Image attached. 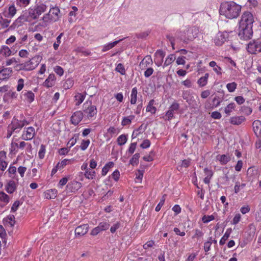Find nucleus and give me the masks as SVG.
<instances>
[{"label": "nucleus", "instance_id": "obj_1", "mask_svg": "<svg viewBox=\"0 0 261 261\" xmlns=\"http://www.w3.org/2000/svg\"><path fill=\"white\" fill-rule=\"evenodd\" d=\"M254 19L252 14L249 12H244L239 22L238 35L244 40H247L252 36V24Z\"/></svg>", "mask_w": 261, "mask_h": 261}, {"label": "nucleus", "instance_id": "obj_2", "mask_svg": "<svg viewBox=\"0 0 261 261\" xmlns=\"http://www.w3.org/2000/svg\"><path fill=\"white\" fill-rule=\"evenodd\" d=\"M241 6L234 2H224L221 4L219 13L228 19L236 18L239 15Z\"/></svg>", "mask_w": 261, "mask_h": 261}, {"label": "nucleus", "instance_id": "obj_3", "mask_svg": "<svg viewBox=\"0 0 261 261\" xmlns=\"http://www.w3.org/2000/svg\"><path fill=\"white\" fill-rule=\"evenodd\" d=\"M97 111L95 106L92 105L91 101H86L83 105L84 116L89 119L92 118L97 114Z\"/></svg>", "mask_w": 261, "mask_h": 261}, {"label": "nucleus", "instance_id": "obj_4", "mask_svg": "<svg viewBox=\"0 0 261 261\" xmlns=\"http://www.w3.org/2000/svg\"><path fill=\"white\" fill-rule=\"evenodd\" d=\"M60 13V10L58 7L50 8L49 12L43 16V20L44 21H48V20L57 21L59 19Z\"/></svg>", "mask_w": 261, "mask_h": 261}, {"label": "nucleus", "instance_id": "obj_5", "mask_svg": "<svg viewBox=\"0 0 261 261\" xmlns=\"http://www.w3.org/2000/svg\"><path fill=\"white\" fill-rule=\"evenodd\" d=\"M182 98L188 103L192 108H196L198 107V103L196 99H198L197 96H194L190 91H184L182 93Z\"/></svg>", "mask_w": 261, "mask_h": 261}, {"label": "nucleus", "instance_id": "obj_6", "mask_svg": "<svg viewBox=\"0 0 261 261\" xmlns=\"http://www.w3.org/2000/svg\"><path fill=\"white\" fill-rule=\"evenodd\" d=\"M247 50L251 54L261 53V39L250 42L248 44Z\"/></svg>", "mask_w": 261, "mask_h": 261}, {"label": "nucleus", "instance_id": "obj_7", "mask_svg": "<svg viewBox=\"0 0 261 261\" xmlns=\"http://www.w3.org/2000/svg\"><path fill=\"white\" fill-rule=\"evenodd\" d=\"M28 124V122L25 119L19 120L14 117L11 123L8 125L9 128L12 129L14 132H18L24 125Z\"/></svg>", "mask_w": 261, "mask_h": 261}, {"label": "nucleus", "instance_id": "obj_8", "mask_svg": "<svg viewBox=\"0 0 261 261\" xmlns=\"http://www.w3.org/2000/svg\"><path fill=\"white\" fill-rule=\"evenodd\" d=\"M228 37V34L226 32H219L214 38V42L217 46L222 45Z\"/></svg>", "mask_w": 261, "mask_h": 261}, {"label": "nucleus", "instance_id": "obj_9", "mask_svg": "<svg viewBox=\"0 0 261 261\" xmlns=\"http://www.w3.org/2000/svg\"><path fill=\"white\" fill-rule=\"evenodd\" d=\"M35 135V130L33 127L30 126L23 130L21 138L24 140H32Z\"/></svg>", "mask_w": 261, "mask_h": 261}, {"label": "nucleus", "instance_id": "obj_10", "mask_svg": "<svg viewBox=\"0 0 261 261\" xmlns=\"http://www.w3.org/2000/svg\"><path fill=\"white\" fill-rule=\"evenodd\" d=\"M199 32L198 28L193 27L189 28L185 32V34L187 35L188 40H192L197 37Z\"/></svg>", "mask_w": 261, "mask_h": 261}, {"label": "nucleus", "instance_id": "obj_11", "mask_svg": "<svg viewBox=\"0 0 261 261\" xmlns=\"http://www.w3.org/2000/svg\"><path fill=\"white\" fill-rule=\"evenodd\" d=\"M84 116V114L81 111L74 112L71 117V123L74 125L78 124L81 121Z\"/></svg>", "mask_w": 261, "mask_h": 261}, {"label": "nucleus", "instance_id": "obj_12", "mask_svg": "<svg viewBox=\"0 0 261 261\" xmlns=\"http://www.w3.org/2000/svg\"><path fill=\"white\" fill-rule=\"evenodd\" d=\"M16 8L14 5H10L8 8H5L4 11V15L7 18H12L16 13Z\"/></svg>", "mask_w": 261, "mask_h": 261}, {"label": "nucleus", "instance_id": "obj_13", "mask_svg": "<svg viewBox=\"0 0 261 261\" xmlns=\"http://www.w3.org/2000/svg\"><path fill=\"white\" fill-rule=\"evenodd\" d=\"M27 21H30V20L29 19V17L27 16L26 14L24 13L15 20L13 22V25L14 28H17L21 26L24 22Z\"/></svg>", "mask_w": 261, "mask_h": 261}, {"label": "nucleus", "instance_id": "obj_14", "mask_svg": "<svg viewBox=\"0 0 261 261\" xmlns=\"http://www.w3.org/2000/svg\"><path fill=\"white\" fill-rule=\"evenodd\" d=\"M152 60L150 56H146L139 64V67L141 70H145L152 64Z\"/></svg>", "mask_w": 261, "mask_h": 261}, {"label": "nucleus", "instance_id": "obj_15", "mask_svg": "<svg viewBox=\"0 0 261 261\" xmlns=\"http://www.w3.org/2000/svg\"><path fill=\"white\" fill-rule=\"evenodd\" d=\"M89 225L87 224L77 226L75 229V234L78 236L85 235L88 230Z\"/></svg>", "mask_w": 261, "mask_h": 261}, {"label": "nucleus", "instance_id": "obj_16", "mask_svg": "<svg viewBox=\"0 0 261 261\" xmlns=\"http://www.w3.org/2000/svg\"><path fill=\"white\" fill-rule=\"evenodd\" d=\"M12 69L11 68H5L0 70V80L8 79L12 75Z\"/></svg>", "mask_w": 261, "mask_h": 261}, {"label": "nucleus", "instance_id": "obj_17", "mask_svg": "<svg viewBox=\"0 0 261 261\" xmlns=\"http://www.w3.org/2000/svg\"><path fill=\"white\" fill-rule=\"evenodd\" d=\"M81 187L82 184L76 180L71 181L67 186V188L72 192L77 191Z\"/></svg>", "mask_w": 261, "mask_h": 261}, {"label": "nucleus", "instance_id": "obj_18", "mask_svg": "<svg viewBox=\"0 0 261 261\" xmlns=\"http://www.w3.org/2000/svg\"><path fill=\"white\" fill-rule=\"evenodd\" d=\"M56 77L54 74H50L43 83V85L47 88L51 87L55 84Z\"/></svg>", "mask_w": 261, "mask_h": 261}, {"label": "nucleus", "instance_id": "obj_19", "mask_svg": "<svg viewBox=\"0 0 261 261\" xmlns=\"http://www.w3.org/2000/svg\"><path fill=\"white\" fill-rule=\"evenodd\" d=\"M254 132L257 137L261 136V121L256 120L252 124Z\"/></svg>", "mask_w": 261, "mask_h": 261}, {"label": "nucleus", "instance_id": "obj_20", "mask_svg": "<svg viewBox=\"0 0 261 261\" xmlns=\"http://www.w3.org/2000/svg\"><path fill=\"white\" fill-rule=\"evenodd\" d=\"M41 59L42 57L40 56H35L32 58L29 61H28V62L34 70L39 65V63L41 61Z\"/></svg>", "mask_w": 261, "mask_h": 261}, {"label": "nucleus", "instance_id": "obj_21", "mask_svg": "<svg viewBox=\"0 0 261 261\" xmlns=\"http://www.w3.org/2000/svg\"><path fill=\"white\" fill-rule=\"evenodd\" d=\"M6 158V153L4 151L0 152V169L4 171L8 165V163L5 161Z\"/></svg>", "mask_w": 261, "mask_h": 261}, {"label": "nucleus", "instance_id": "obj_22", "mask_svg": "<svg viewBox=\"0 0 261 261\" xmlns=\"http://www.w3.org/2000/svg\"><path fill=\"white\" fill-rule=\"evenodd\" d=\"M44 197L47 199H55L57 195V190L55 189L46 191L44 193Z\"/></svg>", "mask_w": 261, "mask_h": 261}, {"label": "nucleus", "instance_id": "obj_23", "mask_svg": "<svg viewBox=\"0 0 261 261\" xmlns=\"http://www.w3.org/2000/svg\"><path fill=\"white\" fill-rule=\"evenodd\" d=\"M245 120L243 116H233L230 118V123L233 125H240Z\"/></svg>", "mask_w": 261, "mask_h": 261}, {"label": "nucleus", "instance_id": "obj_24", "mask_svg": "<svg viewBox=\"0 0 261 261\" xmlns=\"http://www.w3.org/2000/svg\"><path fill=\"white\" fill-rule=\"evenodd\" d=\"M5 187L6 191L10 194L13 193L16 189V184L13 180H10Z\"/></svg>", "mask_w": 261, "mask_h": 261}, {"label": "nucleus", "instance_id": "obj_25", "mask_svg": "<svg viewBox=\"0 0 261 261\" xmlns=\"http://www.w3.org/2000/svg\"><path fill=\"white\" fill-rule=\"evenodd\" d=\"M0 54L3 56L8 57L11 56L12 51L8 46L6 45H3L0 49Z\"/></svg>", "mask_w": 261, "mask_h": 261}, {"label": "nucleus", "instance_id": "obj_26", "mask_svg": "<svg viewBox=\"0 0 261 261\" xmlns=\"http://www.w3.org/2000/svg\"><path fill=\"white\" fill-rule=\"evenodd\" d=\"M208 76L209 74L208 73H206L204 74V76L201 77L197 81V84L199 86L201 87L205 86L207 83Z\"/></svg>", "mask_w": 261, "mask_h": 261}, {"label": "nucleus", "instance_id": "obj_27", "mask_svg": "<svg viewBox=\"0 0 261 261\" xmlns=\"http://www.w3.org/2000/svg\"><path fill=\"white\" fill-rule=\"evenodd\" d=\"M122 40H123V39H120L119 40L115 41L112 43H109L105 45L102 47V51L103 52H105L106 51L110 50V49L113 48L115 45H116L118 43H119Z\"/></svg>", "mask_w": 261, "mask_h": 261}, {"label": "nucleus", "instance_id": "obj_28", "mask_svg": "<svg viewBox=\"0 0 261 261\" xmlns=\"http://www.w3.org/2000/svg\"><path fill=\"white\" fill-rule=\"evenodd\" d=\"M47 8V6L44 4H40V5H38L35 7L36 13L40 16L41 14L46 11Z\"/></svg>", "mask_w": 261, "mask_h": 261}, {"label": "nucleus", "instance_id": "obj_29", "mask_svg": "<svg viewBox=\"0 0 261 261\" xmlns=\"http://www.w3.org/2000/svg\"><path fill=\"white\" fill-rule=\"evenodd\" d=\"M85 98V94L78 93L75 94L74 96L75 101V105L76 106H79L81 105Z\"/></svg>", "mask_w": 261, "mask_h": 261}, {"label": "nucleus", "instance_id": "obj_30", "mask_svg": "<svg viewBox=\"0 0 261 261\" xmlns=\"http://www.w3.org/2000/svg\"><path fill=\"white\" fill-rule=\"evenodd\" d=\"M217 159L222 165L226 164L230 160V156L226 154L219 155Z\"/></svg>", "mask_w": 261, "mask_h": 261}, {"label": "nucleus", "instance_id": "obj_31", "mask_svg": "<svg viewBox=\"0 0 261 261\" xmlns=\"http://www.w3.org/2000/svg\"><path fill=\"white\" fill-rule=\"evenodd\" d=\"M176 59L175 55L170 54L169 55L165 60L163 67L168 66L172 63Z\"/></svg>", "mask_w": 261, "mask_h": 261}, {"label": "nucleus", "instance_id": "obj_32", "mask_svg": "<svg viewBox=\"0 0 261 261\" xmlns=\"http://www.w3.org/2000/svg\"><path fill=\"white\" fill-rule=\"evenodd\" d=\"M135 118V116L130 115L128 117H124L121 122L122 126H126L130 124L132 121Z\"/></svg>", "mask_w": 261, "mask_h": 261}, {"label": "nucleus", "instance_id": "obj_33", "mask_svg": "<svg viewBox=\"0 0 261 261\" xmlns=\"http://www.w3.org/2000/svg\"><path fill=\"white\" fill-rule=\"evenodd\" d=\"M137 89L136 87H134L132 89L131 95H130V103L134 105L137 101Z\"/></svg>", "mask_w": 261, "mask_h": 261}, {"label": "nucleus", "instance_id": "obj_34", "mask_svg": "<svg viewBox=\"0 0 261 261\" xmlns=\"http://www.w3.org/2000/svg\"><path fill=\"white\" fill-rule=\"evenodd\" d=\"M231 232V229H227L225 232L224 234L222 237V238L221 239L220 241V245H223L225 244L226 241L228 239L229 237V236L230 234V233Z\"/></svg>", "mask_w": 261, "mask_h": 261}, {"label": "nucleus", "instance_id": "obj_35", "mask_svg": "<svg viewBox=\"0 0 261 261\" xmlns=\"http://www.w3.org/2000/svg\"><path fill=\"white\" fill-rule=\"evenodd\" d=\"M114 166V163L112 162H110L107 164L105 165V166L102 168V171H101V174L102 176H105L107 173L108 172L109 169L113 167Z\"/></svg>", "mask_w": 261, "mask_h": 261}, {"label": "nucleus", "instance_id": "obj_36", "mask_svg": "<svg viewBox=\"0 0 261 261\" xmlns=\"http://www.w3.org/2000/svg\"><path fill=\"white\" fill-rule=\"evenodd\" d=\"M236 105L234 103L231 102L224 109V112L227 115L229 116L230 113L232 112L235 109Z\"/></svg>", "mask_w": 261, "mask_h": 261}, {"label": "nucleus", "instance_id": "obj_37", "mask_svg": "<svg viewBox=\"0 0 261 261\" xmlns=\"http://www.w3.org/2000/svg\"><path fill=\"white\" fill-rule=\"evenodd\" d=\"M85 177L89 179H93L96 176V173L94 170L87 169L84 173Z\"/></svg>", "mask_w": 261, "mask_h": 261}, {"label": "nucleus", "instance_id": "obj_38", "mask_svg": "<svg viewBox=\"0 0 261 261\" xmlns=\"http://www.w3.org/2000/svg\"><path fill=\"white\" fill-rule=\"evenodd\" d=\"M24 96L25 97V99L30 103H31L34 100V94L31 91H29L27 92Z\"/></svg>", "mask_w": 261, "mask_h": 261}, {"label": "nucleus", "instance_id": "obj_39", "mask_svg": "<svg viewBox=\"0 0 261 261\" xmlns=\"http://www.w3.org/2000/svg\"><path fill=\"white\" fill-rule=\"evenodd\" d=\"M27 16L29 17V19L31 20V19H37L39 17V15L36 13V9H30L28 12V15L25 13Z\"/></svg>", "mask_w": 261, "mask_h": 261}, {"label": "nucleus", "instance_id": "obj_40", "mask_svg": "<svg viewBox=\"0 0 261 261\" xmlns=\"http://www.w3.org/2000/svg\"><path fill=\"white\" fill-rule=\"evenodd\" d=\"M11 22V20L6 18H4L1 14H0V25L1 27L3 28H7L10 23Z\"/></svg>", "mask_w": 261, "mask_h": 261}, {"label": "nucleus", "instance_id": "obj_41", "mask_svg": "<svg viewBox=\"0 0 261 261\" xmlns=\"http://www.w3.org/2000/svg\"><path fill=\"white\" fill-rule=\"evenodd\" d=\"M31 0H16V4L17 6L21 8H24L28 6Z\"/></svg>", "mask_w": 261, "mask_h": 261}, {"label": "nucleus", "instance_id": "obj_42", "mask_svg": "<svg viewBox=\"0 0 261 261\" xmlns=\"http://www.w3.org/2000/svg\"><path fill=\"white\" fill-rule=\"evenodd\" d=\"M140 154L138 153H135L129 161V164L133 166L137 165L139 163Z\"/></svg>", "mask_w": 261, "mask_h": 261}, {"label": "nucleus", "instance_id": "obj_43", "mask_svg": "<svg viewBox=\"0 0 261 261\" xmlns=\"http://www.w3.org/2000/svg\"><path fill=\"white\" fill-rule=\"evenodd\" d=\"M127 137L125 135H121L117 138V143L119 145L122 146L125 144L127 141Z\"/></svg>", "mask_w": 261, "mask_h": 261}, {"label": "nucleus", "instance_id": "obj_44", "mask_svg": "<svg viewBox=\"0 0 261 261\" xmlns=\"http://www.w3.org/2000/svg\"><path fill=\"white\" fill-rule=\"evenodd\" d=\"M9 197L4 192H0V201L7 204L9 202Z\"/></svg>", "mask_w": 261, "mask_h": 261}, {"label": "nucleus", "instance_id": "obj_45", "mask_svg": "<svg viewBox=\"0 0 261 261\" xmlns=\"http://www.w3.org/2000/svg\"><path fill=\"white\" fill-rule=\"evenodd\" d=\"M9 176L12 178H15L16 173V168L14 166H10L8 170Z\"/></svg>", "mask_w": 261, "mask_h": 261}, {"label": "nucleus", "instance_id": "obj_46", "mask_svg": "<svg viewBox=\"0 0 261 261\" xmlns=\"http://www.w3.org/2000/svg\"><path fill=\"white\" fill-rule=\"evenodd\" d=\"M154 101L153 100L150 101L146 107V111L149 112L152 114L155 113L156 111L155 108L153 106Z\"/></svg>", "mask_w": 261, "mask_h": 261}, {"label": "nucleus", "instance_id": "obj_47", "mask_svg": "<svg viewBox=\"0 0 261 261\" xmlns=\"http://www.w3.org/2000/svg\"><path fill=\"white\" fill-rule=\"evenodd\" d=\"M64 34L63 33H61L57 37L56 39V41L54 43L53 46L55 50H57L58 49V47L61 42V39L62 37L63 36Z\"/></svg>", "mask_w": 261, "mask_h": 261}, {"label": "nucleus", "instance_id": "obj_48", "mask_svg": "<svg viewBox=\"0 0 261 261\" xmlns=\"http://www.w3.org/2000/svg\"><path fill=\"white\" fill-rule=\"evenodd\" d=\"M98 226L101 231H103L107 230L109 228L110 224L108 221H105L99 223Z\"/></svg>", "mask_w": 261, "mask_h": 261}, {"label": "nucleus", "instance_id": "obj_49", "mask_svg": "<svg viewBox=\"0 0 261 261\" xmlns=\"http://www.w3.org/2000/svg\"><path fill=\"white\" fill-rule=\"evenodd\" d=\"M237 84L235 82L228 83L226 85V88L229 92H232L234 91L237 88Z\"/></svg>", "mask_w": 261, "mask_h": 261}, {"label": "nucleus", "instance_id": "obj_50", "mask_svg": "<svg viewBox=\"0 0 261 261\" xmlns=\"http://www.w3.org/2000/svg\"><path fill=\"white\" fill-rule=\"evenodd\" d=\"M90 143V141L89 140H83L82 141V143L81 144V145H80V148L82 150H86L88 148V146L89 145Z\"/></svg>", "mask_w": 261, "mask_h": 261}, {"label": "nucleus", "instance_id": "obj_51", "mask_svg": "<svg viewBox=\"0 0 261 261\" xmlns=\"http://www.w3.org/2000/svg\"><path fill=\"white\" fill-rule=\"evenodd\" d=\"M215 219V217L213 215H204L202 218V221L204 223H207Z\"/></svg>", "mask_w": 261, "mask_h": 261}, {"label": "nucleus", "instance_id": "obj_52", "mask_svg": "<svg viewBox=\"0 0 261 261\" xmlns=\"http://www.w3.org/2000/svg\"><path fill=\"white\" fill-rule=\"evenodd\" d=\"M7 221L10 225L11 227L14 226L15 221V216L14 215H9L7 218Z\"/></svg>", "mask_w": 261, "mask_h": 261}, {"label": "nucleus", "instance_id": "obj_53", "mask_svg": "<svg viewBox=\"0 0 261 261\" xmlns=\"http://www.w3.org/2000/svg\"><path fill=\"white\" fill-rule=\"evenodd\" d=\"M116 70L121 73L122 75H124L125 73V70L123 65L121 63H119L117 65Z\"/></svg>", "mask_w": 261, "mask_h": 261}, {"label": "nucleus", "instance_id": "obj_54", "mask_svg": "<svg viewBox=\"0 0 261 261\" xmlns=\"http://www.w3.org/2000/svg\"><path fill=\"white\" fill-rule=\"evenodd\" d=\"M24 87V80L22 79H19L18 80V84L17 86V91H20Z\"/></svg>", "mask_w": 261, "mask_h": 261}, {"label": "nucleus", "instance_id": "obj_55", "mask_svg": "<svg viewBox=\"0 0 261 261\" xmlns=\"http://www.w3.org/2000/svg\"><path fill=\"white\" fill-rule=\"evenodd\" d=\"M165 195L162 197V199L160 200V202L159 203L158 205L156 206L155 210L156 212H159L161 210L162 206L163 205V204L165 202Z\"/></svg>", "mask_w": 261, "mask_h": 261}, {"label": "nucleus", "instance_id": "obj_56", "mask_svg": "<svg viewBox=\"0 0 261 261\" xmlns=\"http://www.w3.org/2000/svg\"><path fill=\"white\" fill-rule=\"evenodd\" d=\"M45 152V146L44 145H42L40 147V150H39V151L38 153V155H39V157L40 158V159H43L44 157Z\"/></svg>", "mask_w": 261, "mask_h": 261}, {"label": "nucleus", "instance_id": "obj_57", "mask_svg": "<svg viewBox=\"0 0 261 261\" xmlns=\"http://www.w3.org/2000/svg\"><path fill=\"white\" fill-rule=\"evenodd\" d=\"M54 71L57 74L60 76H62L64 73V70L63 68L59 66H56L54 68Z\"/></svg>", "mask_w": 261, "mask_h": 261}, {"label": "nucleus", "instance_id": "obj_58", "mask_svg": "<svg viewBox=\"0 0 261 261\" xmlns=\"http://www.w3.org/2000/svg\"><path fill=\"white\" fill-rule=\"evenodd\" d=\"M136 145H137L136 142L132 143L130 144L129 147L128 149V152L131 154H133L136 149Z\"/></svg>", "mask_w": 261, "mask_h": 261}, {"label": "nucleus", "instance_id": "obj_59", "mask_svg": "<svg viewBox=\"0 0 261 261\" xmlns=\"http://www.w3.org/2000/svg\"><path fill=\"white\" fill-rule=\"evenodd\" d=\"M153 72V68L151 67H148L146 69V70L144 72V76L146 77H149Z\"/></svg>", "mask_w": 261, "mask_h": 261}, {"label": "nucleus", "instance_id": "obj_60", "mask_svg": "<svg viewBox=\"0 0 261 261\" xmlns=\"http://www.w3.org/2000/svg\"><path fill=\"white\" fill-rule=\"evenodd\" d=\"M120 224L117 222L115 223L110 228V231L112 233H114L120 227Z\"/></svg>", "mask_w": 261, "mask_h": 261}, {"label": "nucleus", "instance_id": "obj_61", "mask_svg": "<svg viewBox=\"0 0 261 261\" xmlns=\"http://www.w3.org/2000/svg\"><path fill=\"white\" fill-rule=\"evenodd\" d=\"M102 231L100 229L99 227L97 226V227L94 228L91 231V235L95 236L98 234L100 232Z\"/></svg>", "mask_w": 261, "mask_h": 261}, {"label": "nucleus", "instance_id": "obj_62", "mask_svg": "<svg viewBox=\"0 0 261 261\" xmlns=\"http://www.w3.org/2000/svg\"><path fill=\"white\" fill-rule=\"evenodd\" d=\"M16 37L15 36L12 35L6 41V44L11 45L16 41Z\"/></svg>", "mask_w": 261, "mask_h": 261}, {"label": "nucleus", "instance_id": "obj_63", "mask_svg": "<svg viewBox=\"0 0 261 261\" xmlns=\"http://www.w3.org/2000/svg\"><path fill=\"white\" fill-rule=\"evenodd\" d=\"M29 55V52L25 49H21L19 51V56L21 58H28Z\"/></svg>", "mask_w": 261, "mask_h": 261}, {"label": "nucleus", "instance_id": "obj_64", "mask_svg": "<svg viewBox=\"0 0 261 261\" xmlns=\"http://www.w3.org/2000/svg\"><path fill=\"white\" fill-rule=\"evenodd\" d=\"M176 62L177 65H185L186 63L185 57L183 56L178 57Z\"/></svg>", "mask_w": 261, "mask_h": 261}]
</instances>
